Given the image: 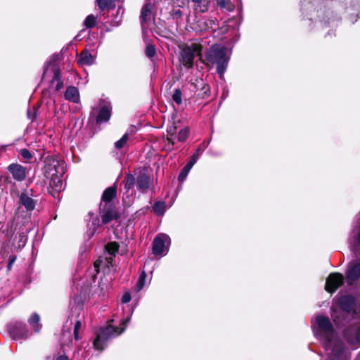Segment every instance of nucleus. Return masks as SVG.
Here are the masks:
<instances>
[{
  "instance_id": "2f4dec72",
  "label": "nucleus",
  "mask_w": 360,
  "mask_h": 360,
  "mask_svg": "<svg viewBox=\"0 0 360 360\" xmlns=\"http://www.w3.org/2000/svg\"><path fill=\"white\" fill-rule=\"evenodd\" d=\"M176 128L174 126H172L167 129L168 137L167 138V140L168 141L171 146H173L175 143L174 136L176 134Z\"/></svg>"
},
{
  "instance_id": "0eeeda50",
  "label": "nucleus",
  "mask_w": 360,
  "mask_h": 360,
  "mask_svg": "<svg viewBox=\"0 0 360 360\" xmlns=\"http://www.w3.org/2000/svg\"><path fill=\"white\" fill-rule=\"evenodd\" d=\"M8 333L11 338L15 340H23L31 335L25 323L21 321H15L8 326Z\"/></svg>"
},
{
  "instance_id": "f03ea898",
  "label": "nucleus",
  "mask_w": 360,
  "mask_h": 360,
  "mask_svg": "<svg viewBox=\"0 0 360 360\" xmlns=\"http://www.w3.org/2000/svg\"><path fill=\"white\" fill-rule=\"evenodd\" d=\"M117 186L115 184L107 188L101 198V202L100 204V215L102 220V224H105L117 218V214L115 211V207L112 200L116 196Z\"/></svg>"
},
{
  "instance_id": "6ab92c4d",
  "label": "nucleus",
  "mask_w": 360,
  "mask_h": 360,
  "mask_svg": "<svg viewBox=\"0 0 360 360\" xmlns=\"http://www.w3.org/2000/svg\"><path fill=\"white\" fill-rule=\"evenodd\" d=\"M65 98L70 102L77 103L79 101V94L78 89L73 86L68 87L65 92Z\"/></svg>"
},
{
  "instance_id": "a18cd8bd",
  "label": "nucleus",
  "mask_w": 360,
  "mask_h": 360,
  "mask_svg": "<svg viewBox=\"0 0 360 360\" xmlns=\"http://www.w3.org/2000/svg\"><path fill=\"white\" fill-rule=\"evenodd\" d=\"M99 265H100V263L98 261H96L94 262V269H93V271H94V274H97L98 273L99 271Z\"/></svg>"
},
{
  "instance_id": "49530a36",
  "label": "nucleus",
  "mask_w": 360,
  "mask_h": 360,
  "mask_svg": "<svg viewBox=\"0 0 360 360\" xmlns=\"http://www.w3.org/2000/svg\"><path fill=\"white\" fill-rule=\"evenodd\" d=\"M15 257H13V258H12V259H10L9 264H8V269H11V268L12 264H13V263L15 262Z\"/></svg>"
},
{
  "instance_id": "603ef678",
  "label": "nucleus",
  "mask_w": 360,
  "mask_h": 360,
  "mask_svg": "<svg viewBox=\"0 0 360 360\" xmlns=\"http://www.w3.org/2000/svg\"><path fill=\"white\" fill-rule=\"evenodd\" d=\"M193 2L195 3L196 1H198L199 0H191Z\"/></svg>"
},
{
  "instance_id": "7ed1b4c3",
  "label": "nucleus",
  "mask_w": 360,
  "mask_h": 360,
  "mask_svg": "<svg viewBox=\"0 0 360 360\" xmlns=\"http://www.w3.org/2000/svg\"><path fill=\"white\" fill-rule=\"evenodd\" d=\"M229 59L226 48L218 44L212 45L205 53L207 65H216L217 71L221 77L226 70Z\"/></svg>"
},
{
  "instance_id": "f704fd0d",
  "label": "nucleus",
  "mask_w": 360,
  "mask_h": 360,
  "mask_svg": "<svg viewBox=\"0 0 360 360\" xmlns=\"http://www.w3.org/2000/svg\"><path fill=\"white\" fill-rule=\"evenodd\" d=\"M27 236L24 232H21L19 233V240L18 242V248L22 249L23 248L27 243Z\"/></svg>"
},
{
  "instance_id": "4c0bfd02",
  "label": "nucleus",
  "mask_w": 360,
  "mask_h": 360,
  "mask_svg": "<svg viewBox=\"0 0 360 360\" xmlns=\"http://www.w3.org/2000/svg\"><path fill=\"white\" fill-rule=\"evenodd\" d=\"M155 49L154 46L148 44L146 49V54L148 57L152 58L155 55Z\"/></svg>"
},
{
  "instance_id": "f257e3e1",
  "label": "nucleus",
  "mask_w": 360,
  "mask_h": 360,
  "mask_svg": "<svg viewBox=\"0 0 360 360\" xmlns=\"http://www.w3.org/2000/svg\"><path fill=\"white\" fill-rule=\"evenodd\" d=\"M313 330L327 352V360H348L347 351L342 343L336 338L328 317L317 316L313 322Z\"/></svg>"
},
{
  "instance_id": "9d476101",
  "label": "nucleus",
  "mask_w": 360,
  "mask_h": 360,
  "mask_svg": "<svg viewBox=\"0 0 360 360\" xmlns=\"http://www.w3.org/2000/svg\"><path fill=\"white\" fill-rule=\"evenodd\" d=\"M348 285H353L360 278V259H354L348 264L345 271Z\"/></svg>"
},
{
  "instance_id": "4468645a",
  "label": "nucleus",
  "mask_w": 360,
  "mask_h": 360,
  "mask_svg": "<svg viewBox=\"0 0 360 360\" xmlns=\"http://www.w3.org/2000/svg\"><path fill=\"white\" fill-rule=\"evenodd\" d=\"M8 169L16 181H22L26 177V169L19 164H11Z\"/></svg>"
},
{
  "instance_id": "c03bdc74",
  "label": "nucleus",
  "mask_w": 360,
  "mask_h": 360,
  "mask_svg": "<svg viewBox=\"0 0 360 360\" xmlns=\"http://www.w3.org/2000/svg\"><path fill=\"white\" fill-rule=\"evenodd\" d=\"M92 225L94 226V231L92 232V234H93L94 233V231H95L96 226H100L99 219L97 218V217H96L95 219H93V220H92Z\"/></svg>"
},
{
  "instance_id": "423d86ee",
  "label": "nucleus",
  "mask_w": 360,
  "mask_h": 360,
  "mask_svg": "<svg viewBox=\"0 0 360 360\" xmlns=\"http://www.w3.org/2000/svg\"><path fill=\"white\" fill-rule=\"evenodd\" d=\"M65 165L62 160L53 157H48L45 160L44 175L47 179L58 174H64Z\"/></svg>"
},
{
  "instance_id": "4be33fe9",
  "label": "nucleus",
  "mask_w": 360,
  "mask_h": 360,
  "mask_svg": "<svg viewBox=\"0 0 360 360\" xmlns=\"http://www.w3.org/2000/svg\"><path fill=\"white\" fill-rule=\"evenodd\" d=\"M111 115V110L109 107L103 106L102 107L97 115L96 122L97 123H103L106 122L109 120Z\"/></svg>"
},
{
  "instance_id": "ea45409f",
  "label": "nucleus",
  "mask_w": 360,
  "mask_h": 360,
  "mask_svg": "<svg viewBox=\"0 0 360 360\" xmlns=\"http://www.w3.org/2000/svg\"><path fill=\"white\" fill-rule=\"evenodd\" d=\"M82 326V323H81V321H77L75 325V328H74V335H75V340H79V330L80 329Z\"/></svg>"
},
{
  "instance_id": "79ce46f5",
  "label": "nucleus",
  "mask_w": 360,
  "mask_h": 360,
  "mask_svg": "<svg viewBox=\"0 0 360 360\" xmlns=\"http://www.w3.org/2000/svg\"><path fill=\"white\" fill-rule=\"evenodd\" d=\"M131 300V295L129 292H125L122 297V303H128Z\"/></svg>"
},
{
  "instance_id": "8fccbe9b",
  "label": "nucleus",
  "mask_w": 360,
  "mask_h": 360,
  "mask_svg": "<svg viewBox=\"0 0 360 360\" xmlns=\"http://www.w3.org/2000/svg\"><path fill=\"white\" fill-rule=\"evenodd\" d=\"M199 153H200V149H198L197 152H196V153L195 155H198V157L199 156Z\"/></svg>"
},
{
  "instance_id": "58836bf2",
  "label": "nucleus",
  "mask_w": 360,
  "mask_h": 360,
  "mask_svg": "<svg viewBox=\"0 0 360 360\" xmlns=\"http://www.w3.org/2000/svg\"><path fill=\"white\" fill-rule=\"evenodd\" d=\"M20 154L25 160H30L32 158V153L26 148L21 149L20 150Z\"/></svg>"
},
{
  "instance_id": "9b49d317",
  "label": "nucleus",
  "mask_w": 360,
  "mask_h": 360,
  "mask_svg": "<svg viewBox=\"0 0 360 360\" xmlns=\"http://www.w3.org/2000/svg\"><path fill=\"white\" fill-rule=\"evenodd\" d=\"M343 281L344 276L342 274H330L326 279L325 289L328 292H333L343 284Z\"/></svg>"
},
{
  "instance_id": "e433bc0d",
  "label": "nucleus",
  "mask_w": 360,
  "mask_h": 360,
  "mask_svg": "<svg viewBox=\"0 0 360 360\" xmlns=\"http://www.w3.org/2000/svg\"><path fill=\"white\" fill-rule=\"evenodd\" d=\"M96 2L99 8L104 10L110 6L112 0H96Z\"/></svg>"
},
{
  "instance_id": "c85d7f7f",
  "label": "nucleus",
  "mask_w": 360,
  "mask_h": 360,
  "mask_svg": "<svg viewBox=\"0 0 360 360\" xmlns=\"http://www.w3.org/2000/svg\"><path fill=\"white\" fill-rule=\"evenodd\" d=\"M146 273L143 271L141 273L136 285L137 291H140L146 285Z\"/></svg>"
},
{
  "instance_id": "dca6fc26",
  "label": "nucleus",
  "mask_w": 360,
  "mask_h": 360,
  "mask_svg": "<svg viewBox=\"0 0 360 360\" xmlns=\"http://www.w3.org/2000/svg\"><path fill=\"white\" fill-rule=\"evenodd\" d=\"M95 60V56L92 55L88 50H84L79 55L77 63L81 66H89L94 63Z\"/></svg>"
},
{
  "instance_id": "a878e982",
  "label": "nucleus",
  "mask_w": 360,
  "mask_h": 360,
  "mask_svg": "<svg viewBox=\"0 0 360 360\" xmlns=\"http://www.w3.org/2000/svg\"><path fill=\"white\" fill-rule=\"evenodd\" d=\"M135 177L132 174H127L124 179V189L127 192L131 190L135 185Z\"/></svg>"
},
{
  "instance_id": "b1692460",
  "label": "nucleus",
  "mask_w": 360,
  "mask_h": 360,
  "mask_svg": "<svg viewBox=\"0 0 360 360\" xmlns=\"http://www.w3.org/2000/svg\"><path fill=\"white\" fill-rule=\"evenodd\" d=\"M28 323L35 333H39L41 328L40 316L37 313H33L28 319Z\"/></svg>"
},
{
  "instance_id": "f8f14e48",
  "label": "nucleus",
  "mask_w": 360,
  "mask_h": 360,
  "mask_svg": "<svg viewBox=\"0 0 360 360\" xmlns=\"http://www.w3.org/2000/svg\"><path fill=\"white\" fill-rule=\"evenodd\" d=\"M345 337L352 349H356L360 344V326L356 328H350L345 333Z\"/></svg>"
},
{
  "instance_id": "09e8293b",
  "label": "nucleus",
  "mask_w": 360,
  "mask_h": 360,
  "mask_svg": "<svg viewBox=\"0 0 360 360\" xmlns=\"http://www.w3.org/2000/svg\"><path fill=\"white\" fill-rule=\"evenodd\" d=\"M27 115H28L29 118L31 119L32 120H33L34 119V117H35V115L34 114H33V115L31 114V112H29V111L27 112Z\"/></svg>"
},
{
  "instance_id": "2eb2a0df",
  "label": "nucleus",
  "mask_w": 360,
  "mask_h": 360,
  "mask_svg": "<svg viewBox=\"0 0 360 360\" xmlns=\"http://www.w3.org/2000/svg\"><path fill=\"white\" fill-rule=\"evenodd\" d=\"M196 25L200 31L215 30L217 27V23L214 19L205 17L198 20Z\"/></svg>"
},
{
  "instance_id": "473e14b6",
  "label": "nucleus",
  "mask_w": 360,
  "mask_h": 360,
  "mask_svg": "<svg viewBox=\"0 0 360 360\" xmlns=\"http://www.w3.org/2000/svg\"><path fill=\"white\" fill-rule=\"evenodd\" d=\"M182 93L180 89H176L172 94V100L177 104L181 105L182 103Z\"/></svg>"
},
{
  "instance_id": "a211bd4d",
  "label": "nucleus",
  "mask_w": 360,
  "mask_h": 360,
  "mask_svg": "<svg viewBox=\"0 0 360 360\" xmlns=\"http://www.w3.org/2000/svg\"><path fill=\"white\" fill-rule=\"evenodd\" d=\"M137 188L141 192H146L150 186V179L146 173H141L137 177Z\"/></svg>"
},
{
  "instance_id": "37998d69",
  "label": "nucleus",
  "mask_w": 360,
  "mask_h": 360,
  "mask_svg": "<svg viewBox=\"0 0 360 360\" xmlns=\"http://www.w3.org/2000/svg\"><path fill=\"white\" fill-rule=\"evenodd\" d=\"M226 4H227V2L226 0H219L218 1V5L221 8H227L229 10H231L232 9L231 6H227Z\"/></svg>"
},
{
  "instance_id": "ddd939ff",
  "label": "nucleus",
  "mask_w": 360,
  "mask_h": 360,
  "mask_svg": "<svg viewBox=\"0 0 360 360\" xmlns=\"http://www.w3.org/2000/svg\"><path fill=\"white\" fill-rule=\"evenodd\" d=\"M337 303L343 311L350 312L353 311L356 302L353 296L344 295L338 299Z\"/></svg>"
},
{
  "instance_id": "6e6552de",
  "label": "nucleus",
  "mask_w": 360,
  "mask_h": 360,
  "mask_svg": "<svg viewBox=\"0 0 360 360\" xmlns=\"http://www.w3.org/2000/svg\"><path fill=\"white\" fill-rule=\"evenodd\" d=\"M170 238L164 233L158 235L153 243V253L155 255H165L170 245Z\"/></svg>"
},
{
  "instance_id": "c756f323",
  "label": "nucleus",
  "mask_w": 360,
  "mask_h": 360,
  "mask_svg": "<svg viewBox=\"0 0 360 360\" xmlns=\"http://www.w3.org/2000/svg\"><path fill=\"white\" fill-rule=\"evenodd\" d=\"M105 249L110 255H115L118 251L119 245L115 242H111L105 245Z\"/></svg>"
},
{
  "instance_id": "39448f33",
  "label": "nucleus",
  "mask_w": 360,
  "mask_h": 360,
  "mask_svg": "<svg viewBox=\"0 0 360 360\" xmlns=\"http://www.w3.org/2000/svg\"><path fill=\"white\" fill-rule=\"evenodd\" d=\"M202 46L198 44H192L191 46L184 47L179 55L180 63L186 68L193 65V60L196 56L200 55Z\"/></svg>"
},
{
  "instance_id": "a19ab883",
  "label": "nucleus",
  "mask_w": 360,
  "mask_h": 360,
  "mask_svg": "<svg viewBox=\"0 0 360 360\" xmlns=\"http://www.w3.org/2000/svg\"><path fill=\"white\" fill-rule=\"evenodd\" d=\"M171 15L174 19H180L182 17V12L180 9H174L172 11Z\"/></svg>"
},
{
  "instance_id": "3c124183",
  "label": "nucleus",
  "mask_w": 360,
  "mask_h": 360,
  "mask_svg": "<svg viewBox=\"0 0 360 360\" xmlns=\"http://www.w3.org/2000/svg\"><path fill=\"white\" fill-rule=\"evenodd\" d=\"M332 316H333V317L334 318V321H336V316H335V314H333Z\"/></svg>"
},
{
  "instance_id": "cd10ccee",
  "label": "nucleus",
  "mask_w": 360,
  "mask_h": 360,
  "mask_svg": "<svg viewBox=\"0 0 360 360\" xmlns=\"http://www.w3.org/2000/svg\"><path fill=\"white\" fill-rule=\"evenodd\" d=\"M154 212L158 215H163L166 210V205L165 202H157L153 207Z\"/></svg>"
},
{
  "instance_id": "72a5a7b5",
  "label": "nucleus",
  "mask_w": 360,
  "mask_h": 360,
  "mask_svg": "<svg viewBox=\"0 0 360 360\" xmlns=\"http://www.w3.org/2000/svg\"><path fill=\"white\" fill-rule=\"evenodd\" d=\"M189 134V129L188 127H185L181 129L178 134V141L181 142H184L186 140Z\"/></svg>"
},
{
  "instance_id": "1a4fd4ad",
  "label": "nucleus",
  "mask_w": 360,
  "mask_h": 360,
  "mask_svg": "<svg viewBox=\"0 0 360 360\" xmlns=\"http://www.w3.org/2000/svg\"><path fill=\"white\" fill-rule=\"evenodd\" d=\"M60 70L56 65L48 64L44 69L42 79H46L47 77H51V84L54 85V84L56 83V89L59 91L63 86V82L60 79Z\"/></svg>"
},
{
  "instance_id": "f3484780",
  "label": "nucleus",
  "mask_w": 360,
  "mask_h": 360,
  "mask_svg": "<svg viewBox=\"0 0 360 360\" xmlns=\"http://www.w3.org/2000/svg\"><path fill=\"white\" fill-rule=\"evenodd\" d=\"M152 10L153 5L151 4H146L142 8L140 18L143 26L153 20V15Z\"/></svg>"
},
{
  "instance_id": "c9c22d12",
  "label": "nucleus",
  "mask_w": 360,
  "mask_h": 360,
  "mask_svg": "<svg viewBox=\"0 0 360 360\" xmlns=\"http://www.w3.org/2000/svg\"><path fill=\"white\" fill-rule=\"evenodd\" d=\"M128 139H129L128 134H124L123 136L115 143V148H118V149L123 148V146L127 142Z\"/></svg>"
},
{
  "instance_id": "412c9836",
  "label": "nucleus",
  "mask_w": 360,
  "mask_h": 360,
  "mask_svg": "<svg viewBox=\"0 0 360 360\" xmlns=\"http://www.w3.org/2000/svg\"><path fill=\"white\" fill-rule=\"evenodd\" d=\"M20 202L25 206L28 211L33 210L35 207V202L34 200L25 193L20 194Z\"/></svg>"
},
{
  "instance_id": "7c9ffc66",
  "label": "nucleus",
  "mask_w": 360,
  "mask_h": 360,
  "mask_svg": "<svg viewBox=\"0 0 360 360\" xmlns=\"http://www.w3.org/2000/svg\"><path fill=\"white\" fill-rule=\"evenodd\" d=\"M96 22V17L94 15L91 14V15H89L86 18V19L84 22V25L86 28H92L95 26Z\"/></svg>"
},
{
  "instance_id": "393cba45",
  "label": "nucleus",
  "mask_w": 360,
  "mask_h": 360,
  "mask_svg": "<svg viewBox=\"0 0 360 360\" xmlns=\"http://www.w3.org/2000/svg\"><path fill=\"white\" fill-rule=\"evenodd\" d=\"M210 0H199L195 2V9L201 13L207 12L210 7Z\"/></svg>"
},
{
  "instance_id": "5701e85b",
  "label": "nucleus",
  "mask_w": 360,
  "mask_h": 360,
  "mask_svg": "<svg viewBox=\"0 0 360 360\" xmlns=\"http://www.w3.org/2000/svg\"><path fill=\"white\" fill-rule=\"evenodd\" d=\"M63 175V174H58V176L49 178V185L56 192H59L63 189V184L61 179Z\"/></svg>"
},
{
  "instance_id": "bb28decb",
  "label": "nucleus",
  "mask_w": 360,
  "mask_h": 360,
  "mask_svg": "<svg viewBox=\"0 0 360 360\" xmlns=\"http://www.w3.org/2000/svg\"><path fill=\"white\" fill-rule=\"evenodd\" d=\"M341 3H343L345 6V9L349 13L351 11H358V8L356 7V4L359 2V0H340Z\"/></svg>"
},
{
  "instance_id": "de8ad7c7",
  "label": "nucleus",
  "mask_w": 360,
  "mask_h": 360,
  "mask_svg": "<svg viewBox=\"0 0 360 360\" xmlns=\"http://www.w3.org/2000/svg\"><path fill=\"white\" fill-rule=\"evenodd\" d=\"M56 360H69L68 358L65 355H60L59 356Z\"/></svg>"
},
{
  "instance_id": "aec40b11",
  "label": "nucleus",
  "mask_w": 360,
  "mask_h": 360,
  "mask_svg": "<svg viewBox=\"0 0 360 360\" xmlns=\"http://www.w3.org/2000/svg\"><path fill=\"white\" fill-rule=\"evenodd\" d=\"M198 160V155H193L189 162L186 165V166L183 168L181 172L179 175V181H184L188 174L189 173L190 170L193 167V166L195 165Z\"/></svg>"
},
{
  "instance_id": "20e7f679",
  "label": "nucleus",
  "mask_w": 360,
  "mask_h": 360,
  "mask_svg": "<svg viewBox=\"0 0 360 360\" xmlns=\"http://www.w3.org/2000/svg\"><path fill=\"white\" fill-rule=\"evenodd\" d=\"M129 320L130 317L123 320L121 323L122 326L121 328L113 327L110 324L105 328H101L94 341V348L98 350H103L109 340L118 336L124 331L126 325Z\"/></svg>"
}]
</instances>
